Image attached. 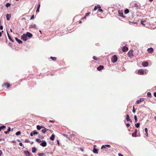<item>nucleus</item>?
<instances>
[{
    "mask_svg": "<svg viewBox=\"0 0 156 156\" xmlns=\"http://www.w3.org/2000/svg\"><path fill=\"white\" fill-rule=\"evenodd\" d=\"M144 100V98H140L139 100H137L136 101V103L137 104H139L140 102L143 101Z\"/></svg>",
    "mask_w": 156,
    "mask_h": 156,
    "instance_id": "423d86ee",
    "label": "nucleus"
},
{
    "mask_svg": "<svg viewBox=\"0 0 156 156\" xmlns=\"http://www.w3.org/2000/svg\"><path fill=\"white\" fill-rule=\"evenodd\" d=\"M118 155L119 156H123L122 155V154H118Z\"/></svg>",
    "mask_w": 156,
    "mask_h": 156,
    "instance_id": "680f3d73",
    "label": "nucleus"
},
{
    "mask_svg": "<svg viewBox=\"0 0 156 156\" xmlns=\"http://www.w3.org/2000/svg\"><path fill=\"white\" fill-rule=\"evenodd\" d=\"M44 129H43L41 130V131L42 133H46L47 130H49L48 129H47L44 127Z\"/></svg>",
    "mask_w": 156,
    "mask_h": 156,
    "instance_id": "1a4fd4ad",
    "label": "nucleus"
},
{
    "mask_svg": "<svg viewBox=\"0 0 156 156\" xmlns=\"http://www.w3.org/2000/svg\"><path fill=\"white\" fill-rule=\"evenodd\" d=\"M24 153L26 156H30V154L27 151H24Z\"/></svg>",
    "mask_w": 156,
    "mask_h": 156,
    "instance_id": "4468645a",
    "label": "nucleus"
},
{
    "mask_svg": "<svg viewBox=\"0 0 156 156\" xmlns=\"http://www.w3.org/2000/svg\"><path fill=\"white\" fill-rule=\"evenodd\" d=\"M147 95L148 97H151V93L150 92H148L147 94Z\"/></svg>",
    "mask_w": 156,
    "mask_h": 156,
    "instance_id": "c85d7f7f",
    "label": "nucleus"
},
{
    "mask_svg": "<svg viewBox=\"0 0 156 156\" xmlns=\"http://www.w3.org/2000/svg\"><path fill=\"white\" fill-rule=\"evenodd\" d=\"M132 111L133 113H135L136 112V110L134 108V106H133V109Z\"/></svg>",
    "mask_w": 156,
    "mask_h": 156,
    "instance_id": "58836bf2",
    "label": "nucleus"
},
{
    "mask_svg": "<svg viewBox=\"0 0 156 156\" xmlns=\"http://www.w3.org/2000/svg\"><path fill=\"white\" fill-rule=\"evenodd\" d=\"M140 125V123H137L135 124V126L136 128H139Z\"/></svg>",
    "mask_w": 156,
    "mask_h": 156,
    "instance_id": "cd10ccee",
    "label": "nucleus"
},
{
    "mask_svg": "<svg viewBox=\"0 0 156 156\" xmlns=\"http://www.w3.org/2000/svg\"><path fill=\"white\" fill-rule=\"evenodd\" d=\"M36 148L35 147H33L32 148V152L34 153L36 152Z\"/></svg>",
    "mask_w": 156,
    "mask_h": 156,
    "instance_id": "393cba45",
    "label": "nucleus"
},
{
    "mask_svg": "<svg viewBox=\"0 0 156 156\" xmlns=\"http://www.w3.org/2000/svg\"><path fill=\"white\" fill-rule=\"evenodd\" d=\"M40 145L43 147H45L46 146L47 143L45 141H43V142L40 144Z\"/></svg>",
    "mask_w": 156,
    "mask_h": 156,
    "instance_id": "20e7f679",
    "label": "nucleus"
},
{
    "mask_svg": "<svg viewBox=\"0 0 156 156\" xmlns=\"http://www.w3.org/2000/svg\"><path fill=\"white\" fill-rule=\"evenodd\" d=\"M117 60V56L116 55H113L112 58V60Z\"/></svg>",
    "mask_w": 156,
    "mask_h": 156,
    "instance_id": "f3484780",
    "label": "nucleus"
},
{
    "mask_svg": "<svg viewBox=\"0 0 156 156\" xmlns=\"http://www.w3.org/2000/svg\"><path fill=\"white\" fill-rule=\"evenodd\" d=\"M21 133V132L20 131H18L16 133V135H19Z\"/></svg>",
    "mask_w": 156,
    "mask_h": 156,
    "instance_id": "473e14b6",
    "label": "nucleus"
},
{
    "mask_svg": "<svg viewBox=\"0 0 156 156\" xmlns=\"http://www.w3.org/2000/svg\"><path fill=\"white\" fill-rule=\"evenodd\" d=\"M34 135L37 134H38V133L36 132V131H34L33 132Z\"/></svg>",
    "mask_w": 156,
    "mask_h": 156,
    "instance_id": "ea45409f",
    "label": "nucleus"
},
{
    "mask_svg": "<svg viewBox=\"0 0 156 156\" xmlns=\"http://www.w3.org/2000/svg\"><path fill=\"white\" fill-rule=\"evenodd\" d=\"M132 136L133 137H136V133H134V132L132 134Z\"/></svg>",
    "mask_w": 156,
    "mask_h": 156,
    "instance_id": "4c0bfd02",
    "label": "nucleus"
},
{
    "mask_svg": "<svg viewBox=\"0 0 156 156\" xmlns=\"http://www.w3.org/2000/svg\"><path fill=\"white\" fill-rule=\"evenodd\" d=\"M104 68V66H103L100 65L99 67H97V69L99 70L100 71L102 69H103Z\"/></svg>",
    "mask_w": 156,
    "mask_h": 156,
    "instance_id": "ddd939ff",
    "label": "nucleus"
},
{
    "mask_svg": "<svg viewBox=\"0 0 156 156\" xmlns=\"http://www.w3.org/2000/svg\"><path fill=\"white\" fill-rule=\"evenodd\" d=\"M11 5V4L10 3H6V5H5V6L7 7H8L9 6H10Z\"/></svg>",
    "mask_w": 156,
    "mask_h": 156,
    "instance_id": "2f4dec72",
    "label": "nucleus"
},
{
    "mask_svg": "<svg viewBox=\"0 0 156 156\" xmlns=\"http://www.w3.org/2000/svg\"><path fill=\"white\" fill-rule=\"evenodd\" d=\"M33 135H34V134H33V132H31L30 134V135L31 136H33Z\"/></svg>",
    "mask_w": 156,
    "mask_h": 156,
    "instance_id": "bf43d9fd",
    "label": "nucleus"
},
{
    "mask_svg": "<svg viewBox=\"0 0 156 156\" xmlns=\"http://www.w3.org/2000/svg\"><path fill=\"white\" fill-rule=\"evenodd\" d=\"M138 73L139 74L143 75L144 73V70L142 69L139 70Z\"/></svg>",
    "mask_w": 156,
    "mask_h": 156,
    "instance_id": "39448f33",
    "label": "nucleus"
},
{
    "mask_svg": "<svg viewBox=\"0 0 156 156\" xmlns=\"http://www.w3.org/2000/svg\"><path fill=\"white\" fill-rule=\"evenodd\" d=\"M44 128V127L43 126H40L39 125H37V129L40 130L41 128Z\"/></svg>",
    "mask_w": 156,
    "mask_h": 156,
    "instance_id": "dca6fc26",
    "label": "nucleus"
},
{
    "mask_svg": "<svg viewBox=\"0 0 156 156\" xmlns=\"http://www.w3.org/2000/svg\"><path fill=\"white\" fill-rule=\"evenodd\" d=\"M15 40H16V41L19 44H21V43H22V41L21 40L18 39L17 37H15Z\"/></svg>",
    "mask_w": 156,
    "mask_h": 156,
    "instance_id": "6ab92c4d",
    "label": "nucleus"
},
{
    "mask_svg": "<svg viewBox=\"0 0 156 156\" xmlns=\"http://www.w3.org/2000/svg\"><path fill=\"white\" fill-rule=\"evenodd\" d=\"M6 19L7 20H10V17H11V15L7 14L6 15Z\"/></svg>",
    "mask_w": 156,
    "mask_h": 156,
    "instance_id": "9d476101",
    "label": "nucleus"
},
{
    "mask_svg": "<svg viewBox=\"0 0 156 156\" xmlns=\"http://www.w3.org/2000/svg\"><path fill=\"white\" fill-rule=\"evenodd\" d=\"M9 86L10 85L8 83H4L2 85V87H6L7 88H8Z\"/></svg>",
    "mask_w": 156,
    "mask_h": 156,
    "instance_id": "2eb2a0df",
    "label": "nucleus"
},
{
    "mask_svg": "<svg viewBox=\"0 0 156 156\" xmlns=\"http://www.w3.org/2000/svg\"><path fill=\"white\" fill-rule=\"evenodd\" d=\"M90 13V12L87 13L86 14L85 16L84 17V18H85L86 17V16H87L89 15Z\"/></svg>",
    "mask_w": 156,
    "mask_h": 156,
    "instance_id": "a19ab883",
    "label": "nucleus"
},
{
    "mask_svg": "<svg viewBox=\"0 0 156 156\" xmlns=\"http://www.w3.org/2000/svg\"><path fill=\"white\" fill-rule=\"evenodd\" d=\"M2 35V33L0 32V37H1Z\"/></svg>",
    "mask_w": 156,
    "mask_h": 156,
    "instance_id": "774afa93",
    "label": "nucleus"
},
{
    "mask_svg": "<svg viewBox=\"0 0 156 156\" xmlns=\"http://www.w3.org/2000/svg\"><path fill=\"white\" fill-rule=\"evenodd\" d=\"M144 73H145V74H147V72H146L145 70V71H144Z\"/></svg>",
    "mask_w": 156,
    "mask_h": 156,
    "instance_id": "338daca9",
    "label": "nucleus"
},
{
    "mask_svg": "<svg viewBox=\"0 0 156 156\" xmlns=\"http://www.w3.org/2000/svg\"><path fill=\"white\" fill-rule=\"evenodd\" d=\"M148 63L147 61L143 62L142 63V66L144 67H147L148 65Z\"/></svg>",
    "mask_w": 156,
    "mask_h": 156,
    "instance_id": "7ed1b4c3",
    "label": "nucleus"
},
{
    "mask_svg": "<svg viewBox=\"0 0 156 156\" xmlns=\"http://www.w3.org/2000/svg\"><path fill=\"white\" fill-rule=\"evenodd\" d=\"M154 97H156V92L154 93Z\"/></svg>",
    "mask_w": 156,
    "mask_h": 156,
    "instance_id": "052dcab7",
    "label": "nucleus"
},
{
    "mask_svg": "<svg viewBox=\"0 0 156 156\" xmlns=\"http://www.w3.org/2000/svg\"><path fill=\"white\" fill-rule=\"evenodd\" d=\"M124 13L125 14H127V9H126L125 11H124Z\"/></svg>",
    "mask_w": 156,
    "mask_h": 156,
    "instance_id": "603ef678",
    "label": "nucleus"
},
{
    "mask_svg": "<svg viewBox=\"0 0 156 156\" xmlns=\"http://www.w3.org/2000/svg\"><path fill=\"white\" fill-rule=\"evenodd\" d=\"M137 130L136 129L135 130V132H134V133H136H136H137Z\"/></svg>",
    "mask_w": 156,
    "mask_h": 156,
    "instance_id": "e2e57ef3",
    "label": "nucleus"
},
{
    "mask_svg": "<svg viewBox=\"0 0 156 156\" xmlns=\"http://www.w3.org/2000/svg\"><path fill=\"white\" fill-rule=\"evenodd\" d=\"M10 130H11V128L10 127H9L7 131L9 132L10 131Z\"/></svg>",
    "mask_w": 156,
    "mask_h": 156,
    "instance_id": "09e8293b",
    "label": "nucleus"
},
{
    "mask_svg": "<svg viewBox=\"0 0 156 156\" xmlns=\"http://www.w3.org/2000/svg\"><path fill=\"white\" fill-rule=\"evenodd\" d=\"M106 148V146H105V145H103L102 146V147H101V149H102V148Z\"/></svg>",
    "mask_w": 156,
    "mask_h": 156,
    "instance_id": "79ce46f5",
    "label": "nucleus"
},
{
    "mask_svg": "<svg viewBox=\"0 0 156 156\" xmlns=\"http://www.w3.org/2000/svg\"><path fill=\"white\" fill-rule=\"evenodd\" d=\"M44 155V154L43 153H40L39 154V156H43Z\"/></svg>",
    "mask_w": 156,
    "mask_h": 156,
    "instance_id": "37998d69",
    "label": "nucleus"
},
{
    "mask_svg": "<svg viewBox=\"0 0 156 156\" xmlns=\"http://www.w3.org/2000/svg\"><path fill=\"white\" fill-rule=\"evenodd\" d=\"M117 61V60H112V62L113 63H115V62H116Z\"/></svg>",
    "mask_w": 156,
    "mask_h": 156,
    "instance_id": "8fccbe9b",
    "label": "nucleus"
},
{
    "mask_svg": "<svg viewBox=\"0 0 156 156\" xmlns=\"http://www.w3.org/2000/svg\"><path fill=\"white\" fill-rule=\"evenodd\" d=\"M34 19V16L33 15L31 17L30 20H33Z\"/></svg>",
    "mask_w": 156,
    "mask_h": 156,
    "instance_id": "a18cd8bd",
    "label": "nucleus"
},
{
    "mask_svg": "<svg viewBox=\"0 0 156 156\" xmlns=\"http://www.w3.org/2000/svg\"><path fill=\"white\" fill-rule=\"evenodd\" d=\"M26 35H27V37H30L32 36V34L29 32H27Z\"/></svg>",
    "mask_w": 156,
    "mask_h": 156,
    "instance_id": "f8f14e48",
    "label": "nucleus"
},
{
    "mask_svg": "<svg viewBox=\"0 0 156 156\" xmlns=\"http://www.w3.org/2000/svg\"><path fill=\"white\" fill-rule=\"evenodd\" d=\"M145 21H142V20L141 22V23L143 25H145V24H144V22Z\"/></svg>",
    "mask_w": 156,
    "mask_h": 156,
    "instance_id": "c03bdc74",
    "label": "nucleus"
},
{
    "mask_svg": "<svg viewBox=\"0 0 156 156\" xmlns=\"http://www.w3.org/2000/svg\"><path fill=\"white\" fill-rule=\"evenodd\" d=\"M2 154V151L0 150V156H1Z\"/></svg>",
    "mask_w": 156,
    "mask_h": 156,
    "instance_id": "864d4df0",
    "label": "nucleus"
},
{
    "mask_svg": "<svg viewBox=\"0 0 156 156\" xmlns=\"http://www.w3.org/2000/svg\"><path fill=\"white\" fill-rule=\"evenodd\" d=\"M134 119H135V122H136L137 121V116L136 115H134Z\"/></svg>",
    "mask_w": 156,
    "mask_h": 156,
    "instance_id": "f704fd0d",
    "label": "nucleus"
},
{
    "mask_svg": "<svg viewBox=\"0 0 156 156\" xmlns=\"http://www.w3.org/2000/svg\"><path fill=\"white\" fill-rule=\"evenodd\" d=\"M80 150L82 151H83V149L82 148H80Z\"/></svg>",
    "mask_w": 156,
    "mask_h": 156,
    "instance_id": "69168bd1",
    "label": "nucleus"
},
{
    "mask_svg": "<svg viewBox=\"0 0 156 156\" xmlns=\"http://www.w3.org/2000/svg\"><path fill=\"white\" fill-rule=\"evenodd\" d=\"M36 26L35 24H32L31 25H30L29 26V28H36Z\"/></svg>",
    "mask_w": 156,
    "mask_h": 156,
    "instance_id": "0eeeda50",
    "label": "nucleus"
},
{
    "mask_svg": "<svg viewBox=\"0 0 156 156\" xmlns=\"http://www.w3.org/2000/svg\"><path fill=\"white\" fill-rule=\"evenodd\" d=\"M50 58L52 59V60H56V58L55 57H50Z\"/></svg>",
    "mask_w": 156,
    "mask_h": 156,
    "instance_id": "e433bc0d",
    "label": "nucleus"
},
{
    "mask_svg": "<svg viewBox=\"0 0 156 156\" xmlns=\"http://www.w3.org/2000/svg\"><path fill=\"white\" fill-rule=\"evenodd\" d=\"M21 39L25 41H26L27 39V36L26 34H23L22 36H21Z\"/></svg>",
    "mask_w": 156,
    "mask_h": 156,
    "instance_id": "f03ea898",
    "label": "nucleus"
},
{
    "mask_svg": "<svg viewBox=\"0 0 156 156\" xmlns=\"http://www.w3.org/2000/svg\"><path fill=\"white\" fill-rule=\"evenodd\" d=\"M105 145L106 147H108V148L110 147H111V146H110V145L106 144V145Z\"/></svg>",
    "mask_w": 156,
    "mask_h": 156,
    "instance_id": "49530a36",
    "label": "nucleus"
},
{
    "mask_svg": "<svg viewBox=\"0 0 156 156\" xmlns=\"http://www.w3.org/2000/svg\"><path fill=\"white\" fill-rule=\"evenodd\" d=\"M19 144H20V146H23V144H22V143H21V142L20 143H19Z\"/></svg>",
    "mask_w": 156,
    "mask_h": 156,
    "instance_id": "5fc2aeb1",
    "label": "nucleus"
},
{
    "mask_svg": "<svg viewBox=\"0 0 156 156\" xmlns=\"http://www.w3.org/2000/svg\"><path fill=\"white\" fill-rule=\"evenodd\" d=\"M63 135L64 136L67 138L68 139H69V140H70V137H72V136H73L72 135H70V136H69L68 135L66 134H63Z\"/></svg>",
    "mask_w": 156,
    "mask_h": 156,
    "instance_id": "6e6552de",
    "label": "nucleus"
},
{
    "mask_svg": "<svg viewBox=\"0 0 156 156\" xmlns=\"http://www.w3.org/2000/svg\"><path fill=\"white\" fill-rule=\"evenodd\" d=\"M119 13L120 16L123 17H125L123 16V14L121 12H120L119 11Z\"/></svg>",
    "mask_w": 156,
    "mask_h": 156,
    "instance_id": "c756f323",
    "label": "nucleus"
},
{
    "mask_svg": "<svg viewBox=\"0 0 156 156\" xmlns=\"http://www.w3.org/2000/svg\"><path fill=\"white\" fill-rule=\"evenodd\" d=\"M129 116L127 115V121H129Z\"/></svg>",
    "mask_w": 156,
    "mask_h": 156,
    "instance_id": "0e129e2a",
    "label": "nucleus"
},
{
    "mask_svg": "<svg viewBox=\"0 0 156 156\" xmlns=\"http://www.w3.org/2000/svg\"><path fill=\"white\" fill-rule=\"evenodd\" d=\"M93 58L96 61H97L98 60V58L95 56H93Z\"/></svg>",
    "mask_w": 156,
    "mask_h": 156,
    "instance_id": "72a5a7b5",
    "label": "nucleus"
},
{
    "mask_svg": "<svg viewBox=\"0 0 156 156\" xmlns=\"http://www.w3.org/2000/svg\"><path fill=\"white\" fill-rule=\"evenodd\" d=\"M133 50H130L127 53V55L129 57L131 58L133 55Z\"/></svg>",
    "mask_w": 156,
    "mask_h": 156,
    "instance_id": "f257e3e1",
    "label": "nucleus"
},
{
    "mask_svg": "<svg viewBox=\"0 0 156 156\" xmlns=\"http://www.w3.org/2000/svg\"><path fill=\"white\" fill-rule=\"evenodd\" d=\"M29 140H28L26 139L25 140V142H29Z\"/></svg>",
    "mask_w": 156,
    "mask_h": 156,
    "instance_id": "6e6d98bb",
    "label": "nucleus"
},
{
    "mask_svg": "<svg viewBox=\"0 0 156 156\" xmlns=\"http://www.w3.org/2000/svg\"><path fill=\"white\" fill-rule=\"evenodd\" d=\"M145 135L147 136H148V134L147 133L148 129L147 128H145Z\"/></svg>",
    "mask_w": 156,
    "mask_h": 156,
    "instance_id": "b1692460",
    "label": "nucleus"
},
{
    "mask_svg": "<svg viewBox=\"0 0 156 156\" xmlns=\"http://www.w3.org/2000/svg\"><path fill=\"white\" fill-rule=\"evenodd\" d=\"M49 122H54V121H53V120H50L49 121Z\"/></svg>",
    "mask_w": 156,
    "mask_h": 156,
    "instance_id": "13d9d810",
    "label": "nucleus"
},
{
    "mask_svg": "<svg viewBox=\"0 0 156 156\" xmlns=\"http://www.w3.org/2000/svg\"><path fill=\"white\" fill-rule=\"evenodd\" d=\"M6 126H3L0 127V131H1V129L5 128Z\"/></svg>",
    "mask_w": 156,
    "mask_h": 156,
    "instance_id": "7c9ffc66",
    "label": "nucleus"
},
{
    "mask_svg": "<svg viewBox=\"0 0 156 156\" xmlns=\"http://www.w3.org/2000/svg\"><path fill=\"white\" fill-rule=\"evenodd\" d=\"M40 7V4H39L38 5V7H37V10L36 11V12H39V9Z\"/></svg>",
    "mask_w": 156,
    "mask_h": 156,
    "instance_id": "4be33fe9",
    "label": "nucleus"
},
{
    "mask_svg": "<svg viewBox=\"0 0 156 156\" xmlns=\"http://www.w3.org/2000/svg\"><path fill=\"white\" fill-rule=\"evenodd\" d=\"M147 51L150 53H152L153 51V49L151 48H149L147 49Z\"/></svg>",
    "mask_w": 156,
    "mask_h": 156,
    "instance_id": "9b49d317",
    "label": "nucleus"
},
{
    "mask_svg": "<svg viewBox=\"0 0 156 156\" xmlns=\"http://www.w3.org/2000/svg\"><path fill=\"white\" fill-rule=\"evenodd\" d=\"M9 133L8 131H4V133L6 134H8Z\"/></svg>",
    "mask_w": 156,
    "mask_h": 156,
    "instance_id": "de8ad7c7",
    "label": "nucleus"
},
{
    "mask_svg": "<svg viewBox=\"0 0 156 156\" xmlns=\"http://www.w3.org/2000/svg\"><path fill=\"white\" fill-rule=\"evenodd\" d=\"M93 152L94 153H95V154H98V152L97 150L95 148H94L93 149Z\"/></svg>",
    "mask_w": 156,
    "mask_h": 156,
    "instance_id": "bb28decb",
    "label": "nucleus"
},
{
    "mask_svg": "<svg viewBox=\"0 0 156 156\" xmlns=\"http://www.w3.org/2000/svg\"><path fill=\"white\" fill-rule=\"evenodd\" d=\"M55 136V135L54 134H52L50 138V139L51 140H53L54 139Z\"/></svg>",
    "mask_w": 156,
    "mask_h": 156,
    "instance_id": "412c9836",
    "label": "nucleus"
},
{
    "mask_svg": "<svg viewBox=\"0 0 156 156\" xmlns=\"http://www.w3.org/2000/svg\"><path fill=\"white\" fill-rule=\"evenodd\" d=\"M7 35H8V38L12 42H13V40L12 39L11 37H10V36H9V33H8V32L7 31Z\"/></svg>",
    "mask_w": 156,
    "mask_h": 156,
    "instance_id": "aec40b11",
    "label": "nucleus"
},
{
    "mask_svg": "<svg viewBox=\"0 0 156 156\" xmlns=\"http://www.w3.org/2000/svg\"><path fill=\"white\" fill-rule=\"evenodd\" d=\"M98 10L99 11L101 12H102V11H103V10H102V9H98Z\"/></svg>",
    "mask_w": 156,
    "mask_h": 156,
    "instance_id": "4d7b16f0",
    "label": "nucleus"
},
{
    "mask_svg": "<svg viewBox=\"0 0 156 156\" xmlns=\"http://www.w3.org/2000/svg\"><path fill=\"white\" fill-rule=\"evenodd\" d=\"M101 8V6L100 5H97L95 6L94 8V11H95L98 9V8L100 9Z\"/></svg>",
    "mask_w": 156,
    "mask_h": 156,
    "instance_id": "a211bd4d",
    "label": "nucleus"
},
{
    "mask_svg": "<svg viewBox=\"0 0 156 156\" xmlns=\"http://www.w3.org/2000/svg\"><path fill=\"white\" fill-rule=\"evenodd\" d=\"M3 27L2 26V25L1 26H0V30H2L3 29Z\"/></svg>",
    "mask_w": 156,
    "mask_h": 156,
    "instance_id": "3c124183",
    "label": "nucleus"
},
{
    "mask_svg": "<svg viewBox=\"0 0 156 156\" xmlns=\"http://www.w3.org/2000/svg\"><path fill=\"white\" fill-rule=\"evenodd\" d=\"M129 22L130 23H133V24H136V22H133V21H131L130 20H129V19H130V17H129Z\"/></svg>",
    "mask_w": 156,
    "mask_h": 156,
    "instance_id": "a878e982",
    "label": "nucleus"
},
{
    "mask_svg": "<svg viewBox=\"0 0 156 156\" xmlns=\"http://www.w3.org/2000/svg\"><path fill=\"white\" fill-rule=\"evenodd\" d=\"M36 141L38 143H40L41 142V141L39 139H37Z\"/></svg>",
    "mask_w": 156,
    "mask_h": 156,
    "instance_id": "c9c22d12",
    "label": "nucleus"
},
{
    "mask_svg": "<svg viewBox=\"0 0 156 156\" xmlns=\"http://www.w3.org/2000/svg\"><path fill=\"white\" fill-rule=\"evenodd\" d=\"M122 51L123 52H125L127 51V47L125 46L123 47Z\"/></svg>",
    "mask_w": 156,
    "mask_h": 156,
    "instance_id": "5701e85b",
    "label": "nucleus"
}]
</instances>
